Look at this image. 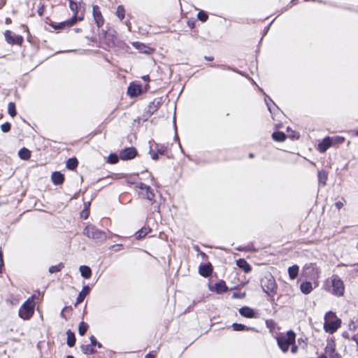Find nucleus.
<instances>
[{
  "instance_id": "1",
  "label": "nucleus",
  "mask_w": 358,
  "mask_h": 358,
  "mask_svg": "<svg viewBox=\"0 0 358 358\" xmlns=\"http://www.w3.org/2000/svg\"><path fill=\"white\" fill-rule=\"evenodd\" d=\"M295 339L296 334L291 330L285 334H280L276 337L278 345L283 352H286L289 346L295 343Z\"/></svg>"
},
{
  "instance_id": "2",
  "label": "nucleus",
  "mask_w": 358,
  "mask_h": 358,
  "mask_svg": "<svg viewBox=\"0 0 358 358\" xmlns=\"http://www.w3.org/2000/svg\"><path fill=\"white\" fill-rule=\"evenodd\" d=\"M341 321L338 319L335 313L329 311L324 317V329L329 334H334L340 327Z\"/></svg>"
},
{
  "instance_id": "3",
  "label": "nucleus",
  "mask_w": 358,
  "mask_h": 358,
  "mask_svg": "<svg viewBox=\"0 0 358 358\" xmlns=\"http://www.w3.org/2000/svg\"><path fill=\"white\" fill-rule=\"evenodd\" d=\"M84 3L80 2L79 3L69 0V8L73 12V15L69 20V24H75L78 21H82L84 19Z\"/></svg>"
},
{
  "instance_id": "4",
  "label": "nucleus",
  "mask_w": 358,
  "mask_h": 358,
  "mask_svg": "<svg viewBox=\"0 0 358 358\" xmlns=\"http://www.w3.org/2000/svg\"><path fill=\"white\" fill-rule=\"evenodd\" d=\"M34 296L29 297L20 307L18 315L23 320H29L34 313Z\"/></svg>"
},
{
  "instance_id": "5",
  "label": "nucleus",
  "mask_w": 358,
  "mask_h": 358,
  "mask_svg": "<svg viewBox=\"0 0 358 358\" xmlns=\"http://www.w3.org/2000/svg\"><path fill=\"white\" fill-rule=\"evenodd\" d=\"M83 234L90 238L99 241H103L106 239L105 231L97 229L94 225L89 224L83 230Z\"/></svg>"
},
{
  "instance_id": "6",
  "label": "nucleus",
  "mask_w": 358,
  "mask_h": 358,
  "mask_svg": "<svg viewBox=\"0 0 358 358\" xmlns=\"http://www.w3.org/2000/svg\"><path fill=\"white\" fill-rule=\"evenodd\" d=\"M262 287L268 296H273L276 293L277 285L271 275L264 276L261 280Z\"/></svg>"
},
{
  "instance_id": "7",
  "label": "nucleus",
  "mask_w": 358,
  "mask_h": 358,
  "mask_svg": "<svg viewBox=\"0 0 358 358\" xmlns=\"http://www.w3.org/2000/svg\"><path fill=\"white\" fill-rule=\"evenodd\" d=\"M332 289L331 293L337 296H342L345 292V286L343 281L336 275H334L331 278Z\"/></svg>"
},
{
  "instance_id": "8",
  "label": "nucleus",
  "mask_w": 358,
  "mask_h": 358,
  "mask_svg": "<svg viewBox=\"0 0 358 358\" xmlns=\"http://www.w3.org/2000/svg\"><path fill=\"white\" fill-rule=\"evenodd\" d=\"M4 37L6 42L9 44L21 45L23 42V37L22 36L16 35L10 30H6L4 32Z\"/></svg>"
},
{
  "instance_id": "9",
  "label": "nucleus",
  "mask_w": 358,
  "mask_h": 358,
  "mask_svg": "<svg viewBox=\"0 0 358 358\" xmlns=\"http://www.w3.org/2000/svg\"><path fill=\"white\" fill-rule=\"evenodd\" d=\"M137 187L140 189L139 194L143 195L145 199L149 201H152L154 199L155 194L150 186L140 182Z\"/></svg>"
},
{
  "instance_id": "10",
  "label": "nucleus",
  "mask_w": 358,
  "mask_h": 358,
  "mask_svg": "<svg viewBox=\"0 0 358 358\" xmlns=\"http://www.w3.org/2000/svg\"><path fill=\"white\" fill-rule=\"evenodd\" d=\"M92 15L94 20L98 27L103 26L104 19L100 10V8L97 5H94L92 7Z\"/></svg>"
},
{
  "instance_id": "11",
  "label": "nucleus",
  "mask_w": 358,
  "mask_h": 358,
  "mask_svg": "<svg viewBox=\"0 0 358 358\" xmlns=\"http://www.w3.org/2000/svg\"><path fill=\"white\" fill-rule=\"evenodd\" d=\"M136 155H137V151H136V148L131 147V148H125L124 150H123L120 152V158L122 159L128 160V159H131L134 158Z\"/></svg>"
},
{
  "instance_id": "12",
  "label": "nucleus",
  "mask_w": 358,
  "mask_h": 358,
  "mask_svg": "<svg viewBox=\"0 0 358 358\" xmlns=\"http://www.w3.org/2000/svg\"><path fill=\"white\" fill-rule=\"evenodd\" d=\"M239 313L241 316L247 317V318H254L255 317V310L248 307L244 306L239 309Z\"/></svg>"
},
{
  "instance_id": "13",
  "label": "nucleus",
  "mask_w": 358,
  "mask_h": 358,
  "mask_svg": "<svg viewBox=\"0 0 358 358\" xmlns=\"http://www.w3.org/2000/svg\"><path fill=\"white\" fill-rule=\"evenodd\" d=\"M90 292V287L88 285L84 286L76 299L75 306H77L78 304L82 303L85 298L86 297V296L89 294Z\"/></svg>"
},
{
  "instance_id": "14",
  "label": "nucleus",
  "mask_w": 358,
  "mask_h": 358,
  "mask_svg": "<svg viewBox=\"0 0 358 358\" xmlns=\"http://www.w3.org/2000/svg\"><path fill=\"white\" fill-rule=\"evenodd\" d=\"M127 93L131 97L136 96L141 93V87L136 84L130 85Z\"/></svg>"
},
{
  "instance_id": "15",
  "label": "nucleus",
  "mask_w": 358,
  "mask_h": 358,
  "mask_svg": "<svg viewBox=\"0 0 358 358\" xmlns=\"http://www.w3.org/2000/svg\"><path fill=\"white\" fill-rule=\"evenodd\" d=\"M51 179L55 185H61L64 180V175L59 171H55L52 173Z\"/></svg>"
},
{
  "instance_id": "16",
  "label": "nucleus",
  "mask_w": 358,
  "mask_h": 358,
  "mask_svg": "<svg viewBox=\"0 0 358 358\" xmlns=\"http://www.w3.org/2000/svg\"><path fill=\"white\" fill-rule=\"evenodd\" d=\"M199 274L203 277H208L212 273L210 264H202L199 268Z\"/></svg>"
},
{
  "instance_id": "17",
  "label": "nucleus",
  "mask_w": 358,
  "mask_h": 358,
  "mask_svg": "<svg viewBox=\"0 0 358 358\" xmlns=\"http://www.w3.org/2000/svg\"><path fill=\"white\" fill-rule=\"evenodd\" d=\"M331 141L329 137L324 138L321 143H319L318 148L321 152H324L327 150L331 147Z\"/></svg>"
},
{
  "instance_id": "18",
  "label": "nucleus",
  "mask_w": 358,
  "mask_h": 358,
  "mask_svg": "<svg viewBox=\"0 0 358 358\" xmlns=\"http://www.w3.org/2000/svg\"><path fill=\"white\" fill-rule=\"evenodd\" d=\"M313 285L310 282H303L300 285V289L303 294H310L313 290Z\"/></svg>"
},
{
  "instance_id": "19",
  "label": "nucleus",
  "mask_w": 358,
  "mask_h": 358,
  "mask_svg": "<svg viewBox=\"0 0 358 358\" xmlns=\"http://www.w3.org/2000/svg\"><path fill=\"white\" fill-rule=\"evenodd\" d=\"M79 271L81 275L86 279H89L92 275V270L88 266H80Z\"/></svg>"
},
{
  "instance_id": "20",
  "label": "nucleus",
  "mask_w": 358,
  "mask_h": 358,
  "mask_svg": "<svg viewBox=\"0 0 358 358\" xmlns=\"http://www.w3.org/2000/svg\"><path fill=\"white\" fill-rule=\"evenodd\" d=\"M236 264L240 268H242L246 273L251 270V266L244 259H239L237 260Z\"/></svg>"
},
{
  "instance_id": "21",
  "label": "nucleus",
  "mask_w": 358,
  "mask_h": 358,
  "mask_svg": "<svg viewBox=\"0 0 358 358\" xmlns=\"http://www.w3.org/2000/svg\"><path fill=\"white\" fill-rule=\"evenodd\" d=\"M299 267L297 265H293L288 268V273L290 279H295L299 274Z\"/></svg>"
},
{
  "instance_id": "22",
  "label": "nucleus",
  "mask_w": 358,
  "mask_h": 358,
  "mask_svg": "<svg viewBox=\"0 0 358 358\" xmlns=\"http://www.w3.org/2000/svg\"><path fill=\"white\" fill-rule=\"evenodd\" d=\"M133 45L136 47L141 52L149 54L151 52V48L143 43L136 42L133 43Z\"/></svg>"
},
{
  "instance_id": "23",
  "label": "nucleus",
  "mask_w": 358,
  "mask_h": 358,
  "mask_svg": "<svg viewBox=\"0 0 358 358\" xmlns=\"http://www.w3.org/2000/svg\"><path fill=\"white\" fill-rule=\"evenodd\" d=\"M50 25L55 29H64L66 27H71L73 24H69V20H68L66 21L62 22L59 23L52 22L50 24Z\"/></svg>"
},
{
  "instance_id": "24",
  "label": "nucleus",
  "mask_w": 358,
  "mask_h": 358,
  "mask_svg": "<svg viewBox=\"0 0 358 358\" xmlns=\"http://www.w3.org/2000/svg\"><path fill=\"white\" fill-rule=\"evenodd\" d=\"M18 155L22 159L27 160L31 157V152L28 149L22 148L19 150Z\"/></svg>"
},
{
  "instance_id": "25",
  "label": "nucleus",
  "mask_w": 358,
  "mask_h": 358,
  "mask_svg": "<svg viewBox=\"0 0 358 358\" xmlns=\"http://www.w3.org/2000/svg\"><path fill=\"white\" fill-rule=\"evenodd\" d=\"M66 335H67V341H66L67 345L69 347H73L76 343V337H75L74 334L71 330H68L66 331Z\"/></svg>"
},
{
  "instance_id": "26",
  "label": "nucleus",
  "mask_w": 358,
  "mask_h": 358,
  "mask_svg": "<svg viewBox=\"0 0 358 358\" xmlns=\"http://www.w3.org/2000/svg\"><path fill=\"white\" fill-rule=\"evenodd\" d=\"M78 162L76 157L70 158L67 160L66 166L69 170H74L78 166Z\"/></svg>"
},
{
  "instance_id": "27",
  "label": "nucleus",
  "mask_w": 358,
  "mask_h": 358,
  "mask_svg": "<svg viewBox=\"0 0 358 358\" xmlns=\"http://www.w3.org/2000/svg\"><path fill=\"white\" fill-rule=\"evenodd\" d=\"M317 177L319 183L322 185H325L328 178L327 173L325 171L322 170L318 172Z\"/></svg>"
},
{
  "instance_id": "28",
  "label": "nucleus",
  "mask_w": 358,
  "mask_h": 358,
  "mask_svg": "<svg viewBox=\"0 0 358 358\" xmlns=\"http://www.w3.org/2000/svg\"><path fill=\"white\" fill-rule=\"evenodd\" d=\"M215 289L217 293H223L227 290V287L224 281L219 282L215 285Z\"/></svg>"
},
{
  "instance_id": "29",
  "label": "nucleus",
  "mask_w": 358,
  "mask_h": 358,
  "mask_svg": "<svg viewBox=\"0 0 358 358\" xmlns=\"http://www.w3.org/2000/svg\"><path fill=\"white\" fill-rule=\"evenodd\" d=\"M82 352L85 355L94 354L96 351L92 344L83 345L81 347Z\"/></svg>"
},
{
  "instance_id": "30",
  "label": "nucleus",
  "mask_w": 358,
  "mask_h": 358,
  "mask_svg": "<svg viewBox=\"0 0 358 358\" xmlns=\"http://www.w3.org/2000/svg\"><path fill=\"white\" fill-rule=\"evenodd\" d=\"M273 138L278 142L284 141L286 138V135L281 131H275L273 132L272 134Z\"/></svg>"
},
{
  "instance_id": "31",
  "label": "nucleus",
  "mask_w": 358,
  "mask_h": 358,
  "mask_svg": "<svg viewBox=\"0 0 358 358\" xmlns=\"http://www.w3.org/2000/svg\"><path fill=\"white\" fill-rule=\"evenodd\" d=\"M89 325L85 322H81L78 326V333L80 336H84L88 329Z\"/></svg>"
},
{
  "instance_id": "32",
  "label": "nucleus",
  "mask_w": 358,
  "mask_h": 358,
  "mask_svg": "<svg viewBox=\"0 0 358 358\" xmlns=\"http://www.w3.org/2000/svg\"><path fill=\"white\" fill-rule=\"evenodd\" d=\"M232 328H233L234 331H248L249 329H251L250 327H248L244 324H238V323H234L232 324Z\"/></svg>"
},
{
  "instance_id": "33",
  "label": "nucleus",
  "mask_w": 358,
  "mask_h": 358,
  "mask_svg": "<svg viewBox=\"0 0 358 358\" xmlns=\"http://www.w3.org/2000/svg\"><path fill=\"white\" fill-rule=\"evenodd\" d=\"M150 230L148 228L143 227L136 232V238L141 239L144 238Z\"/></svg>"
},
{
  "instance_id": "34",
  "label": "nucleus",
  "mask_w": 358,
  "mask_h": 358,
  "mask_svg": "<svg viewBox=\"0 0 358 358\" xmlns=\"http://www.w3.org/2000/svg\"><path fill=\"white\" fill-rule=\"evenodd\" d=\"M159 106V101H153L152 102H150L148 105V111L150 113H154L157 110Z\"/></svg>"
},
{
  "instance_id": "35",
  "label": "nucleus",
  "mask_w": 358,
  "mask_h": 358,
  "mask_svg": "<svg viewBox=\"0 0 358 358\" xmlns=\"http://www.w3.org/2000/svg\"><path fill=\"white\" fill-rule=\"evenodd\" d=\"M116 15L120 20L124 18L125 10L122 6H118L116 10Z\"/></svg>"
},
{
  "instance_id": "36",
  "label": "nucleus",
  "mask_w": 358,
  "mask_h": 358,
  "mask_svg": "<svg viewBox=\"0 0 358 358\" xmlns=\"http://www.w3.org/2000/svg\"><path fill=\"white\" fill-rule=\"evenodd\" d=\"M64 267V264L63 263H59L57 265L51 266L49 268V272L50 273H56V272H58V271H61Z\"/></svg>"
},
{
  "instance_id": "37",
  "label": "nucleus",
  "mask_w": 358,
  "mask_h": 358,
  "mask_svg": "<svg viewBox=\"0 0 358 358\" xmlns=\"http://www.w3.org/2000/svg\"><path fill=\"white\" fill-rule=\"evenodd\" d=\"M8 114L11 117H15L16 115V109H15V105L13 102H10L8 106Z\"/></svg>"
},
{
  "instance_id": "38",
  "label": "nucleus",
  "mask_w": 358,
  "mask_h": 358,
  "mask_svg": "<svg viewBox=\"0 0 358 358\" xmlns=\"http://www.w3.org/2000/svg\"><path fill=\"white\" fill-rule=\"evenodd\" d=\"M197 17H198L199 20H200L202 22H206L208 20L207 13L203 10H200L198 13Z\"/></svg>"
},
{
  "instance_id": "39",
  "label": "nucleus",
  "mask_w": 358,
  "mask_h": 358,
  "mask_svg": "<svg viewBox=\"0 0 358 358\" xmlns=\"http://www.w3.org/2000/svg\"><path fill=\"white\" fill-rule=\"evenodd\" d=\"M90 343L92 344V345L94 347V346H97L98 348H101L102 347V345L101 343H100L99 342H98L96 339V338L94 336H91L90 338Z\"/></svg>"
},
{
  "instance_id": "40",
  "label": "nucleus",
  "mask_w": 358,
  "mask_h": 358,
  "mask_svg": "<svg viewBox=\"0 0 358 358\" xmlns=\"http://www.w3.org/2000/svg\"><path fill=\"white\" fill-rule=\"evenodd\" d=\"M11 125L9 122H5L1 126V129L3 132L6 133L10 130Z\"/></svg>"
},
{
  "instance_id": "41",
  "label": "nucleus",
  "mask_w": 358,
  "mask_h": 358,
  "mask_svg": "<svg viewBox=\"0 0 358 358\" xmlns=\"http://www.w3.org/2000/svg\"><path fill=\"white\" fill-rule=\"evenodd\" d=\"M118 162V157L115 154H110L108 157V162L110 164H115Z\"/></svg>"
},
{
  "instance_id": "42",
  "label": "nucleus",
  "mask_w": 358,
  "mask_h": 358,
  "mask_svg": "<svg viewBox=\"0 0 358 358\" xmlns=\"http://www.w3.org/2000/svg\"><path fill=\"white\" fill-rule=\"evenodd\" d=\"M331 353L330 354V358H341L338 353L335 352L334 348L331 347Z\"/></svg>"
},
{
  "instance_id": "43",
  "label": "nucleus",
  "mask_w": 358,
  "mask_h": 358,
  "mask_svg": "<svg viewBox=\"0 0 358 358\" xmlns=\"http://www.w3.org/2000/svg\"><path fill=\"white\" fill-rule=\"evenodd\" d=\"M150 155H151L152 159H154V160H157V159H158V157H158V155H159V154H158L157 152H154V151L152 150V147H151V146H150Z\"/></svg>"
},
{
  "instance_id": "44",
  "label": "nucleus",
  "mask_w": 358,
  "mask_h": 358,
  "mask_svg": "<svg viewBox=\"0 0 358 358\" xmlns=\"http://www.w3.org/2000/svg\"><path fill=\"white\" fill-rule=\"evenodd\" d=\"M344 202H345V200H343V201H338L335 203V206L336 207L337 209L339 210L344 206Z\"/></svg>"
},
{
  "instance_id": "45",
  "label": "nucleus",
  "mask_w": 358,
  "mask_h": 358,
  "mask_svg": "<svg viewBox=\"0 0 358 358\" xmlns=\"http://www.w3.org/2000/svg\"><path fill=\"white\" fill-rule=\"evenodd\" d=\"M3 266V255H2V252L0 251V273L2 271Z\"/></svg>"
},
{
  "instance_id": "46",
  "label": "nucleus",
  "mask_w": 358,
  "mask_h": 358,
  "mask_svg": "<svg viewBox=\"0 0 358 358\" xmlns=\"http://www.w3.org/2000/svg\"><path fill=\"white\" fill-rule=\"evenodd\" d=\"M291 352L292 353H296L298 349L297 346L295 345V343L294 345H291Z\"/></svg>"
},
{
  "instance_id": "47",
  "label": "nucleus",
  "mask_w": 358,
  "mask_h": 358,
  "mask_svg": "<svg viewBox=\"0 0 358 358\" xmlns=\"http://www.w3.org/2000/svg\"><path fill=\"white\" fill-rule=\"evenodd\" d=\"M88 215H89V213L88 211H83L82 213V216L85 218V219H87L88 217Z\"/></svg>"
},
{
  "instance_id": "48",
  "label": "nucleus",
  "mask_w": 358,
  "mask_h": 358,
  "mask_svg": "<svg viewBox=\"0 0 358 358\" xmlns=\"http://www.w3.org/2000/svg\"><path fill=\"white\" fill-rule=\"evenodd\" d=\"M289 137L292 139H294V138H299V135L296 133H294V131L292 132V134H291L289 136Z\"/></svg>"
},
{
  "instance_id": "49",
  "label": "nucleus",
  "mask_w": 358,
  "mask_h": 358,
  "mask_svg": "<svg viewBox=\"0 0 358 358\" xmlns=\"http://www.w3.org/2000/svg\"><path fill=\"white\" fill-rule=\"evenodd\" d=\"M164 152H165V150L163 148H162L160 149H158L157 152L158 154L163 155L164 153Z\"/></svg>"
},
{
  "instance_id": "50",
  "label": "nucleus",
  "mask_w": 358,
  "mask_h": 358,
  "mask_svg": "<svg viewBox=\"0 0 358 358\" xmlns=\"http://www.w3.org/2000/svg\"><path fill=\"white\" fill-rule=\"evenodd\" d=\"M142 78L145 82H148L150 80L149 76H148V75L143 76Z\"/></svg>"
},
{
  "instance_id": "51",
  "label": "nucleus",
  "mask_w": 358,
  "mask_h": 358,
  "mask_svg": "<svg viewBox=\"0 0 358 358\" xmlns=\"http://www.w3.org/2000/svg\"><path fill=\"white\" fill-rule=\"evenodd\" d=\"M265 102H266V103L267 105L268 109L269 110L270 112H271V109L270 105H269L268 102H267V99H265Z\"/></svg>"
},
{
  "instance_id": "52",
  "label": "nucleus",
  "mask_w": 358,
  "mask_h": 358,
  "mask_svg": "<svg viewBox=\"0 0 358 358\" xmlns=\"http://www.w3.org/2000/svg\"><path fill=\"white\" fill-rule=\"evenodd\" d=\"M145 358H154V356H152V355H150V354H148V355H147L145 356Z\"/></svg>"
},
{
  "instance_id": "53",
  "label": "nucleus",
  "mask_w": 358,
  "mask_h": 358,
  "mask_svg": "<svg viewBox=\"0 0 358 358\" xmlns=\"http://www.w3.org/2000/svg\"><path fill=\"white\" fill-rule=\"evenodd\" d=\"M65 308L61 311L60 313V316L62 317H64V310Z\"/></svg>"
},
{
  "instance_id": "54",
  "label": "nucleus",
  "mask_w": 358,
  "mask_h": 358,
  "mask_svg": "<svg viewBox=\"0 0 358 358\" xmlns=\"http://www.w3.org/2000/svg\"><path fill=\"white\" fill-rule=\"evenodd\" d=\"M122 245L121 244H117V245H113V248H115V247H122Z\"/></svg>"
},
{
  "instance_id": "55",
  "label": "nucleus",
  "mask_w": 358,
  "mask_h": 358,
  "mask_svg": "<svg viewBox=\"0 0 358 358\" xmlns=\"http://www.w3.org/2000/svg\"><path fill=\"white\" fill-rule=\"evenodd\" d=\"M318 358H327V356L322 355H320Z\"/></svg>"
},
{
  "instance_id": "56",
  "label": "nucleus",
  "mask_w": 358,
  "mask_h": 358,
  "mask_svg": "<svg viewBox=\"0 0 358 358\" xmlns=\"http://www.w3.org/2000/svg\"><path fill=\"white\" fill-rule=\"evenodd\" d=\"M38 14H39V15L41 16L43 15V10H38Z\"/></svg>"
},
{
  "instance_id": "57",
  "label": "nucleus",
  "mask_w": 358,
  "mask_h": 358,
  "mask_svg": "<svg viewBox=\"0 0 358 358\" xmlns=\"http://www.w3.org/2000/svg\"><path fill=\"white\" fill-rule=\"evenodd\" d=\"M206 59L207 60H209V61H212V60H213V58H212V57H206Z\"/></svg>"
},
{
  "instance_id": "58",
  "label": "nucleus",
  "mask_w": 358,
  "mask_h": 358,
  "mask_svg": "<svg viewBox=\"0 0 358 358\" xmlns=\"http://www.w3.org/2000/svg\"><path fill=\"white\" fill-rule=\"evenodd\" d=\"M266 99H267V102H268V101H271V102H273V101H272V100L271 99V98L267 97V98H266Z\"/></svg>"
},
{
  "instance_id": "59",
  "label": "nucleus",
  "mask_w": 358,
  "mask_h": 358,
  "mask_svg": "<svg viewBox=\"0 0 358 358\" xmlns=\"http://www.w3.org/2000/svg\"><path fill=\"white\" fill-rule=\"evenodd\" d=\"M66 358H74V357H73V356H71V355H68V356L66 357Z\"/></svg>"
},
{
  "instance_id": "60",
  "label": "nucleus",
  "mask_w": 358,
  "mask_h": 358,
  "mask_svg": "<svg viewBox=\"0 0 358 358\" xmlns=\"http://www.w3.org/2000/svg\"><path fill=\"white\" fill-rule=\"evenodd\" d=\"M250 157H253V155H252V154H250Z\"/></svg>"
},
{
  "instance_id": "61",
  "label": "nucleus",
  "mask_w": 358,
  "mask_h": 358,
  "mask_svg": "<svg viewBox=\"0 0 358 358\" xmlns=\"http://www.w3.org/2000/svg\"><path fill=\"white\" fill-rule=\"evenodd\" d=\"M357 135L358 136V131H357Z\"/></svg>"
},
{
  "instance_id": "62",
  "label": "nucleus",
  "mask_w": 358,
  "mask_h": 358,
  "mask_svg": "<svg viewBox=\"0 0 358 358\" xmlns=\"http://www.w3.org/2000/svg\"><path fill=\"white\" fill-rule=\"evenodd\" d=\"M357 344H358V341H357Z\"/></svg>"
}]
</instances>
